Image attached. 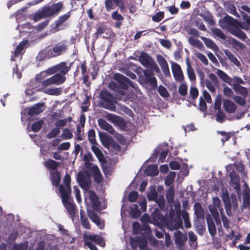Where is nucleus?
<instances>
[{
	"label": "nucleus",
	"mask_w": 250,
	"mask_h": 250,
	"mask_svg": "<svg viewBox=\"0 0 250 250\" xmlns=\"http://www.w3.org/2000/svg\"><path fill=\"white\" fill-rule=\"evenodd\" d=\"M174 236L176 243L179 245L182 244L186 240V237L179 231L175 232Z\"/></svg>",
	"instance_id": "nucleus-29"
},
{
	"label": "nucleus",
	"mask_w": 250,
	"mask_h": 250,
	"mask_svg": "<svg viewBox=\"0 0 250 250\" xmlns=\"http://www.w3.org/2000/svg\"><path fill=\"white\" fill-rule=\"evenodd\" d=\"M140 62L146 68H149L153 60L146 53L141 52L139 58Z\"/></svg>",
	"instance_id": "nucleus-13"
},
{
	"label": "nucleus",
	"mask_w": 250,
	"mask_h": 250,
	"mask_svg": "<svg viewBox=\"0 0 250 250\" xmlns=\"http://www.w3.org/2000/svg\"><path fill=\"white\" fill-rule=\"evenodd\" d=\"M188 42L194 46L200 47L202 45V43L198 40L193 38L189 37L188 40Z\"/></svg>",
	"instance_id": "nucleus-43"
},
{
	"label": "nucleus",
	"mask_w": 250,
	"mask_h": 250,
	"mask_svg": "<svg viewBox=\"0 0 250 250\" xmlns=\"http://www.w3.org/2000/svg\"><path fill=\"white\" fill-rule=\"evenodd\" d=\"M62 7V2H58L50 7H44L34 15L33 21L37 22L42 19L58 15Z\"/></svg>",
	"instance_id": "nucleus-5"
},
{
	"label": "nucleus",
	"mask_w": 250,
	"mask_h": 250,
	"mask_svg": "<svg viewBox=\"0 0 250 250\" xmlns=\"http://www.w3.org/2000/svg\"><path fill=\"white\" fill-rule=\"evenodd\" d=\"M50 177L52 184L56 187L58 186L60 181V173L57 171L51 172Z\"/></svg>",
	"instance_id": "nucleus-27"
},
{
	"label": "nucleus",
	"mask_w": 250,
	"mask_h": 250,
	"mask_svg": "<svg viewBox=\"0 0 250 250\" xmlns=\"http://www.w3.org/2000/svg\"><path fill=\"white\" fill-rule=\"evenodd\" d=\"M230 184L236 190L239 192L240 190V184L239 176L234 173L230 174Z\"/></svg>",
	"instance_id": "nucleus-18"
},
{
	"label": "nucleus",
	"mask_w": 250,
	"mask_h": 250,
	"mask_svg": "<svg viewBox=\"0 0 250 250\" xmlns=\"http://www.w3.org/2000/svg\"><path fill=\"white\" fill-rule=\"evenodd\" d=\"M60 132V128L58 127L52 129L47 135V137L49 139H52L57 135H58Z\"/></svg>",
	"instance_id": "nucleus-40"
},
{
	"label": "nucleus",
	"mask_w": 250,
	"mask_h": 250,
	"mask_svg": "<svg viewBox=\"0 0 250 250\" xmlns=\"http://www.w3.org/2000/svg\"><path fill=\"white\" fill-rule=\"evenodd\" d=\"M157 61L165 75L166 76L169 75L170 72L168 65L165 59L161 55H157Z\"/></svg>",
	"instance_id": "nucleus-14"
},
{
	"label": "nucleus",
	"mask_w": 250,
	"mask_h": 250,
	"mask_svg": "<svg viewBox=\"0 0 250 250\" xmlns=\"http://www.w3.org/2000/svg\"><path fill=\"white\" fill-rule=\"evenodd\" d=\"M164 16V13L163 12H160L152 17V20L155 21L159 22L162 20Z\"/></svg>",
	"instance_id": "nucleus-54"
},
{
	"label": "nucleus",
	"mask_w": 250,
	"mask_h": 250,
	"mask_svg": "<svg viewBox=\"0 0 250 250\" xmlns=\"http://www.w3.org/2000/svg\"><path fill=\"white\" fill-rule=\"evenodd\" d=\"M194 213L198 218H200L204 216V210L200 204L196 203L194 206Z\"/></svg>",
	"instance_id": "nucleus-26"
},
{
	"label": "nucleus",
	"mask_w": 250,
	"mask_h": 250,
	"mask_svg": "<svg viewBox=\"0 0 250 250\" xmlns=\"http://www.w3.org/2000/svg\"><path fill=\"white\" fill-rule=\"evenodd\" d=\"M222 98L220 95H218L214 101V108L219 110L221 107Z\"/></svg>",
	"instance_id": "nucleus-48"
},
{
	"label": "nucleus",
	"mask_w": 250,
	"mask_h": 250,
	"mask_svg": "<svg viewBox=\"0 0 250 250\" xmlns=\"http://www.w3.org/2000/svg\"><path fill=\"white\" fill-rule=\"evenodd\" d=\"M213 203L215 209L218 208L220 210V211H223V209L220 207V200L218 197H215L213 198Z\"/></svg>",
	"instance_id": "nucleus-55"
},
{
	"label": "nucleus",
	"mask_w": 250,
	"mask_h": 250,
	"mask_svg": "<svg viewBox=\"0 0 250 250\" xmlns=\"http://www.w3.org/2000/svg\"><path fill=\"white\" fill-rule=\"evenodd\" d=\"M223 93L228 97H232L233 95L232 90L228 86H225L223 88Z\"/></svg>",
	"instance_id": "nucleus-47"
},
{
	"label": "nucleus",
	"mask_w": 250,
	"mask_h": 250,
	"mask_svg": "<svg viewBox=\"0 0 250 250\" xmlns=\"http://www.w3.org/2000/svg\"><path fill=\"white\" fill-rule=\"evenodd\" d=\"M65 77L61 74H57L42 82V86L46 87L51 85H59L65 81Z\"/></svg>",
	"instance_id": "nucleus-9"
},
{
	"label": "nucleus",
	"mask_w": 250,
	"mask_h": 250,
	"mask_svg": "<svg viewBox=\"0 0 250 250\" xmlns=\"http://www.w3.org/2000/svg\"><path fill=\"white\" fill-rule=\"evenodd\" d=\"M220 26L228 30L232 34L242 40L246 38V34L240 30V28L248 30V26L243 25L240 22L232 18L229 16L225 17L219 21Z\"/></svg>",
	"instance_id": "nucleus-3"
},
{
	"label": "nucleus",
	"mask_w": 250,
	"mask_h": 250,
	"mask_svg": "<svg viewBox=\"0 0 250 250\" xmlns=\"http://www.w3.org/2000/svg\"><path fill=\"white\" fill-rule=\"evenodd\" d=\"M233 89L236 93L240 94L244 97H246L247 95V89L239 84H234L233 85Z\"/></svg>",
	"instance_id": "nucleus-25"
},
{
	"label": "nucleus",
	"mask_w": 250,
	"mask_h": 250,
	"mask_svg": "<svg viewBox=\"0 0 250 250\" xmlns=\"http://www.w3.org/2000/svg\"><path fill=\"white\" fill-rule=\"evenodd\" d=\"M187 73L189 79L191 81H194L196 79V76L193 69L191 68L189 61L188 59L187 60Z\"/></svg>",
	"instance_id": "nucleus-32"
},
{
	"label": "nucleus",
	"mask_w": 250,
	"mask_h": 250,
	"mask_svg": "<svg viewBox=\"0 0 250 250\" xmlns=\"http://www.w3.org/2000/svg\"><path fill=\"white\" fill-rule=\"evenodd\" d=\"M93 152L94 153L99 161L103 163L104 161V156L98 147V145L97 143L93 144L91 147Z\"/></svg>",
	"instance_id": "nucleus-22"
},
{
	"label": "nucleus",
	"mask_w": 250,
	"mask_h": 250,
	"mask_svg": "<svg viewBox=\"0 0 250 250\" xmlns=\"http://www.w3.org/2000/svg\"><path fill=\"white\" fill-rule=\"evenodd\" d=\"M87 212L90 219L95 223L100 229H103L104 227V222L99 219L97 215L92 211L88 210Z\"/></svg>",
	"instance_id": "nucleus-16"
},
{
	"label": "nucleus",
	"mask_w": 250,
	"mask_h": 250,
	"mask_svg": "<svg viewBox=\"0 0 250 250\" xmlns=\"http://www.w3.org/2000/svg\"><path fill=\"white\" fill-rule=\"evenodd\" d=\"M44 92L51 95H59L62 93L61 88H49L45 90Z\"/></svg>",
	"instance_id": "nucleus-35"
},
{
	"label": "nucleus",
	"mask_w": 250,
	"mask_h": 250,
	"mask_svg": "<svg viewBox=\"0 0 250 250\" xmlns=\"http://www.w3.org/2000/svg\"><path fill=\"white\" fill-rule=\"evenodd\" d=\"M243 206L246 208L250 207V193L247 192L243 195Z\"/></svg>",
	"instance_id": "nucleus-39"
},
{
	"label": "nucleus",
	"mask_w": 250,
	"mask_h": 250,
	"mask_svg": "<svg viewBox=\"0 0 250 250\" xmlns=\"http://www.w3.org/2000/svg\"><path fill=\"white\" fill-rule=\"evenodd\" d=\"M233 99L235 102L241 105H244L246 103L244 98L241 97L235 96L233 97Z\"/></svg>",
	"instance_id": "nucleus-58"
},
{
	"label": "nucleus",
	"mask_w": 250,
	"mask_h": 250,
	"mask_svg": "<svg viewBox=\"0 0 250 250\" xmlns=\"http://www.w3.org/2000/svg\"><path fill=\"white\" fill-rule=\"evenodd\" d=\"M45 166L49 169H55L58 167V163L52 160H48L44 162Z\"/></svg>",
	"instance_id": "nucleus-38"
},
{
	"label": "nucleus",
	"mask_w": 250,
	"mask_h": 250,
	"mask_svg": "<svg viewBox=\"0 0 250 250\" xmlns=\"http://www.w3.org/2000/svg\"><path fill=\"white\" fill-rule=\"evenodd\" d=\"M70 146V144L69 142H64L62 143L58 147V149L61 150H67Z\"/></svg>",
	"instance_id": "nucleus-61"
},
{
	"label": "nucleus",
	"mask_w": 250,
	"mask_h": 250,
	"mask_svg": "<svg viewBox=\"0 0 250 250\" xmlns=\"http://www.w3.org/2000/svg\"><path fill=\"white\" fill-rule=\"evenodd\" d=\"M88 136L89 141L92 145L97 143L95 139V132L94 130H90L88 132Z\"/></svg>",
	"instance_id": "nucleus-41"
},
{
	"label": "nucleus",
	"mask_w": 250,
	"mask_h": 250,
	"mask_svg": "<svg viewBox=\"0 0 250 250\" xmlns=\"http://www.w3.org/2000/svg\"><path fill=\"white\" fill-rule=\"evenodd\" d=\"M83 161L87 168L91 167V170L94 177L95 181L100 183L102 180V177L100 170L96 165L93 166L91 162L92 161L91 154L89 153H86L83 156Z\"/></svg>",
	"instance_id": "nucleus-7"
},
{
	"label": "nucleus",
	"mask_w": 250,
	"mask_h": 250,
	"mask_svg": "<svg viewBox=\"0 0 250 250\" xmlns=\"http://www.w3.org/2000/svg\"><path fill=\"white\" fill-rule=\"evenodd\" d=\"M203 99L204 100H206V102L208 103H211L212 100L210 95L208 93V92L206 91H203Z\"/></svg>",
	"instance_id": "nucleus-59"
},
{
	"label": "nucleus",
	"mask_w": 250,
	"mask_h": 250,
	"mask_svg": "<svg viewBox=\"0 0 250 250\" xmlns=\"http://www.w3.org/2000/svg\"><path fill=\"white\" fill-rule=\"evenodd\" d=\"M44 110L43 104H35L28 110V114L30 115H33L41 113Z\"/></svg>",
	"instance_id": "nucleus-20"
},
{
	"label": "nucleus",
	"mask_w": 250,
	"mask_h": 250,
	"mask_svg": "<svg viewBox=\"0 0 250 250\" xmlns=\"http://www.w3.org/2000/svg\"><path fill=\"white\" fill-rule=\"evenodd\" d=\"M28 245L27 243L14 245L12 250H27Z\"/></svg>",
	"instance_id": "nucleus-53"
},
{
	"label": "nucleus",
	"mask_w": 250,
	"mask_h": 250,
	"mask_svg": "<svg viewBox=\"0 0 250 250\" xmlns=\"http://www.w3.org/2000/svg\"><path fill=\"white\" fill-rule=\"evenodd\" d=\"M52 70V69L50 67L46 70L42 71L40 74H38L36 77V81L42 84V82L46 79V78L47 77L53 74Z\"/></svg>",
	"instance_id": "nucleus-17"
},
{
	"label": "nucleus",
	"mask_w": 250,
	"mask_h": 250,
	"mask_svg": "<svg viewBox=\"0 0 250 250\" xmlns=\"http://www.w3.org/2000/svg\"><path fill=\"white\" fill-rule=\"evenodd\" d=\"M70 66L68 65L65 62H62L55 66L51 67L52 69L53 74L59 72L61 73V75L64 76V75L68 72Z\"/></svg>",
	"instance_id": "nucleus-12"
},
{
	"label": "nucleus",
	"mask_w": 250,
	"mask_h": 250,
	"mask_svg": "<svg viewBox=\"0 0 250 250\" xmlns=\"http://www.w3.org/2000/svg\"><path fill=\"white\" fill-rule=\"evenodd\" d=\"M159 94L164 97H167L168 96V93L165 87L163 86H160L158 89Z\"/></svg>",
	"instance_id": "nucleus-52"
},
{
	"label": "nucleus",
	"mask_w": 250,
	"mask_h": 250,
	"mask_svg": "<svg viewBox=\"0 0 250 250\" xmlns=\"http://www.w3.org/2000/svg\"><path fill=\"white\" fill-rule=\"evenodd\" d=\"M99 125L104 130H105L110 133L114 132V129L112 126L108 124L105 121L102 119H99L98 121Z\"/></svg>",
	"instance_id": "nucleus-21"
},
{
	"label": "nucleus",
	"mask_w": 250,
	"mask_h": 250,
	"mask_svg": "<svg viewBox=\"0 0 250 250\" xmlns=\"http://www.w3.org/2000/svg\"><path fill=\"white\" fill-rule=\"evenodd\" d=\"M223 105L225 110L229 113H233L236 110L235 104L229 100H224L223 102Z\"/></svg>",
	"instance_id": "nucleus-19"
},
{
	"label": "nucleus",
	"mask_w": 250,
	"mask_h": 250,
	"mask_svg": "<svg viewBox=\"0 0 250 250\" xmlns=\"http://www.w3.org/2000/svg\"><path fill=\"white\" fill-rule=\"evenodd\" d=\"M114 79L120 83H124L127 82L128 79L125 77V76L120 74H116L114 75Z\"/></svg>",
	"instance_id": "nucleus-57"
},
{
	"label": "nucleus",
	"mask_w": 250,
	"mask_h": 250,
	"mask_svg": "<svg viewBox=\"0 0 250 250\" xmlns=\"http://www.w3.org/2000/svg\"><path fill=\"white\" fill-rule=\"evenodd\" d=\"M70 182V176L67 174H66L63 179V185L60 186V192L62 202L72 218L75 214V206L70 199L71 193Z\"/></svg>",
	"instance_id": "nucleus-2"
},
{
	"label": "nucleus",
	"mask_w": 250,
	"mask_h": 250,
	"mask_svg": "<svg viewBox=\"0 0 250 250\" xmlns=\"http://www.w3.org/2000/svg\"><path fill=\"white\" fill-rule=\"evenodd\" d=\"M146 173L147 175L154 176L158 174V167L155 165L148 167L146 170Z\"/></svg>",
	"instance_id": "nucleus-30"
},
{
	"label": "nucleus",
	"mask_w": 250,
	"mask_h": 250,
	"mask_svg": "<svg viewBox=\"0 0 250 250\" xmlns=\"http://www.w3.org/2000/svg\"><path fill=\"white\" fill-rule=\"evenodd\" d=\"M213 32L214 35H216L221 39H224L225 38V35L224 34L218 29H214Z\"/></svg>",
	"instance_id": "nucleus-63"
},
{
	"label": "nucleus",
	"mask_w": 250,
	"mask_h": 250,
	"mask_svg": "<svg viewBox=\"0 0 250 250\" xmlns=\"http://www.w3.org/2000/svg\"><path fill=\"white\" fill-rule=\"evenodd\" d=\"M77 181L81 188L85 190V202L86 204H91L93 209L98 210L99 205L98 198L93 191L88 190L91 184L90 176L88 173L85 171H80L77 175Z\"/></svg>",
	"instance_id": "nucleus-1"
},
{
	"label": "nucleus",
	"mask_w": 250,
	"mask_h": 250,
	"mask_svg": "<svg viewBox=\"0 0 250 250\" xmlns=\"http://www.w3.org/2000/svg\"><path fill=\"white\" fill-rule=\"evenodd\" d=\"M147 197L149 201H155L160 207L164 206V198L163 196H159L158 199L157 193L155 190V187L154 186H151L150 188V190L148 192Z\"/></svg>",
	"instance_id": "nucleus-10"
},
{
	"label": "nucleus",
	"mask_w": 250,
	"mask_h": 250,
	"mask_svg": "<svg viewBox=\"0 0 250 250\" xmlns=\"http://www.w3.org/2000/svg\"><path fill=\"white\" fill-rule=\"evenodd\" d=\"M67 45L65 43L60 42L53 47H48L41 51L37 56V59L42 61L61 55L67 49Z\"/></svg>",
	"instance_id": "nucleus-4"
},
{
	"label": "nucleus",
	"mask_w": 250,
	"mask_h": 250,
	"mask_svg": "<svg viewBox=\"0 0 250 250\" xmlns=\"http://www.w3.org/2000/svg\"><path fill=\"white\" fill-rule=\"evenodd\" d=\"M83 239L84 245L87 246L90 250H98L92 242H94L101 247L105 246L104 239L97 234H90L88 233H85L83 235Z\"/></svg>",
	"instance_id": "nucleus-6"
},
{
	"label": "nucleus",
	"mask_w": 250,
	"mask_h": 250,
	"mask_svg": "<svg viewBox=\"0 0 250 250\" xmlns=\"http://www.w3.org/2000/svg\"><path fill=\"white\" fill-rule=\"evenodd\" d=\"M187 91H188L187 85L185 83H181L179 87V93L181 95L184 96L187 94Z\"/></svg>",
	"instance_id": "nucleus-44"
},
{
	"label": "nucleus",
	"mask_w": 250,
	"mask_h": 250,
	"mask_svg": "<svg viewBox=\"0 0 250 250\" xmlns=\"http://www.w3.org/2000/svg\"><path fill=\"white\" fill-rule=\"evenodd\" d=\"M70 17V15L67 13L63 16H60L58 20L56 21L57 25H59L65 21H66L69 17Z\"/></svg>",
	"instance_id": "nucleus-46"
},
{
	"label": "nucleus",
	"mask_w": 250,
	"mask_h": 250,
	"mask_svg": "<svg viewBox=\"0 0 250 250\" xmlns=\"http://www.w3.org/2000/svg\"><path fill=\"white\" fill-rule=\"evenodd\" d=\"M138 196V194L136 191L131 192L128 196V199L130 202H133L136 201Z\"/></svg>",
	"instance_id": "nucleus-60"
},
{
	"label": "nucleus",
	"mask_w": 250,
	"mask_h": 250,
	"mask_svg": "<svg viewBox=\"0 0 250 250\" xmlns=\"http://www.w3.org/2000/svg\"><path fill=\"white\" fill-rule=\"evenodd\" d=\"M106 119L109 122L116 124L120 123L122 121V119L121 118L111 114H108L106 115Z\"/></svg>",
	"instance_id": "nucleus-33"
},
{
	"label": "nucleus",
	"mask_w": 250,
	"mask_h": 250,
	"mask_svg": "<svg viewBox=\"0 0 250 250\" xmlns=\"http://www.w3.org/2000/svg\"><path fill=\"white\" fill-rule=\"evenodd\" d=\"M224 53L225 55L228 57L229 60L236 66L239 67L240 66V63L237 60L236 56L233 54L229 50H225Z\"/></svg>",
	"instance_id": "nucleus-24"
},
{
	"label": "nucleus",
	"mask_w": 250,
	"mask_h": 250,
	"mask_svg": "<svg viewBox=\"0 0 250 250\" xmlns=\"http://www.w3.org/2000/svg\"><path fill=\"white\" fill-rule=\"evenodd\" d=\"M216 74L224 82L231 85V79L226 73L220 69H216Z\"/></svg>",
	"instance_id": "nucleus-23"
},
{
	"label": "nucleus",
	"mask_w": 250,
	"mask_h": 250,
	"mask_svg": "<svg viewBox=\"0 0 250 250\" xmlns=\"http://www.w3.org/2000/svg\"><path fill=\"white\" fill-rule=\"evenodd\" d=\"M171 69L175 80L182 82L184 80V76L180 66L176 63L172 62Z\"/></svg>",
	"instance_id": "nucleus-11"
},
{
	"label": "nucleus",
	"mask_w": 250,
	"mask_h": 250,
	"mask_svg": "<svg viewBox=\"0 0 250 250\" xmlns=\"http://www.w3.org/2000/svg\"><path fill=\"white\" fill-rule=\"evenodd\" d=\"M215 83L212 84L210 82L207 81L206 82V85L208 89L211 92L215 91Z\"/></svg>",
	"instance_id": "nucleus-62"
},
{
	"label": "nucleus",
	"mask_w": 250,
	"mask_h": 250,
	"mask_svg": "<svg viewBox=\"0 0 250 250\" xmlns=\"http://www.w3.org/2000/svg\"><path fill=\"white\" fill-rule=\"evenodd\" d=\"M133 207L134 208V210L132 208L131 209V213L133 217L138 218L140 214V211L138 209V207L137 205H134Z\"/></svg>",
	"instance_id": "nucleus-51"
},
{
	"label": "nucleus",
	"mask_w": 250,
	"mask_h": 250,
	"mask_svg": "<svg viewBox=\"0 0 250 250\" xmlns=\"http://www.w3.org/2000/svg\"><path fill=\"white\" fill-rule=\"evenodd\" d=\"M222 199L224 202L226 211L229 214V211L232 207L235 209L238 207V203L236 196L235 195H231L229 198L228 193L226 191H223L222 194Z\"/></svg>",
	"instance_id": "nucleus-8"
},
{
	"label": "nucleus",
	"mask_w": 250,
	"mask_h": 250,
	"mask_svg": "<svg viewBox=\"0 0 250 250\" xmlns=\"http://www.w3.org/2000/svg\"><path fill=\"white\" fill-rule=\"evenodd\" d=\"M174 196V189L173 188H170L167 194V198L169 203L172 202Z\"/></svg>",
	"instance_id": "nucleus-49"
},
{
	"label": "nucleus",
	"mask_w": 250,
	"mask_h": 250,
	"mask_svg": "<svg viewBox=\"0 0 250 250\" xmlns=\"http://www.w3.org/2000/svg\"><path fill=\"white\" fill-rule=\"evenodd\" d=\"M27 43V41H23L19 44L15 51V57H17L22 52Z\"/></svg>",
	"instance_id": "nucleus-34"
},
{
	"label": "nucleus",
	"mask_w": 250,
	"mask_h": 250,
	"mask_svg": "<svg viewBox=\"0 0 250 250\" xmlns=\"http://www.w3.org/2000/svg\"><path fill=\"white\" fill-rule=\"evenodd\" d=\"M207 222L208 225V229L209 233L212 236H213L216 232L215 226L211 219H207Z\"/></svg>",
	"instance_id": "nucleus-31"
},
{
	"label": "nucleus",
	"mask_w": 250,
	"mask_h": 250,
	"mask_svg": "<svg viewBox=\"0 0 250 250\" xmlns=\"http://www.w3.org/2000/svg\"><path fill=\"white\" fill-rule=\"evenodd\" d=\"M190 94L192 98H196L198 95V89L194 87H191L190 89Z\"/></svg>",
	"instance_id": "nucleus-64"
},
{
	"label": "nucleus",
	"mask_w": 250,
	"mask_h": 250,
	"mask_svg": "<svg viewBox=\"0 0 250 250\" xmlns=\"http://www.w3.org/2000/svg\"><path fill=\"white\" fill-rule=\"evenodd\" d=\"M43 124L42 121H39L34 123L32 126V129L34 132L38 131L41 128Z\"/></svg>",
	"instance_id": "nucleus-45"
},
{
	"label": "nucleus",
	"mask_w": 250,
	"mask_h": 250,
	"mask_svg": "<svg viewBox=\"0 0 250 250\" xmlns=\"http://www.w3.org/2000/svg\"><path fill=\"white\" fill-rule=\"evenodd\" d=\"M175 178L174 173H171L167 175L165 179V184L167 186H170L174 181Z\"/></svg>",
	"instance_id": "nucleus-42"
},
{
	"label": "nucleus",
	"mask_w": 250,
	"mask_h": 250,
	"mask_svg": "<svg viewBox=\"0 0 250 250\" xmlns=\"http://www.w3.org/2000/svg\"><path fill=\"white\" fill-rule=\"evenodd\" d=\"M189 245L193 248H195L197 245V237L196 235L192 231L188 232Z\"/></svg>",
	"instance_id": "nucleus-36"
},
{
	"label": "nucleus",
	"mask_w": 250,
	"mask_h": 250,
	"mask_svg": "<svg viewBox=\"0 0 250 250\" xmlns=\"http://www.w3.org/2000/svg\"><path fill=\"white\" fill-rule=\"evenodd\" d=\"M201 39L208 47L214 51L218 50L217 45L211 40L206 37H202Z\"/></svg>",
	"instance_id": "nucleus-28"
},
{
	"label": "nucleus",
	"mask_w": 250,
	"mask_h": 250,
	"mask_svg": "<svg viewBox=\"0 0 250 250\" xmlns=\"http://www.w3.org/2000/svg\"><path fill=\"white\" fill-rule=\"evenodd\" d=\"M73 189H74V192L76 196V200L79 203H80L81 202L82 200H81V196H80V190L76 186H74Z\"/></svg>",
	"instance_id": "nucleus-56"
},
{
	"label": "nucleus",
	"mask_w": 250,
	"mask_h": 250,
	"mask_svg": "<svg viewBox=\"0 0 250 250\" xmlns=\"http://www.w3.org/2000/svg\"><path fill=\"white\" fill-rule=\"evenodd\" d=\"M105 4L107 10L114 9V7L116 5L120 6L121 10H123L125 8L123 5L122 0H106Z\"/></svg>",
	"instance_id": "nucleus-15"
},
{
	"label": "nucleus",
	"mask_w": 250,
	"mask_h": 250,
	"mask_svg": "<svg viewBox=\"0 0 250 250\" xmlns=\"http://www.w3.org/2000/svg\"><path fill=\"white\" fill-rule=\"evenodd\" d=\"M61 137L62 139H70L73 137V134L70 129L65 128L62 130Z\"/></svg>",
	"instance_id": "nucleus-37"
},
{
	"label": "nucleus",
	"mask_w": 250,
	"mask_h": 250,
	"mask_svg": "<svg viewBox=\"0 0 250 250\" xmlns=\"http://www.w3.org/2000/svg\"><path fill=\"white\" fill-rule=\"evenodd\" d=\"M81 222L82 225L84 227V228L86 229H89L90 228V225L89 223L88 220L85 217H84L82 216V212H81Z\"/></svg>",
	"instance_id": "nucleus-50"
}]
</instances>
